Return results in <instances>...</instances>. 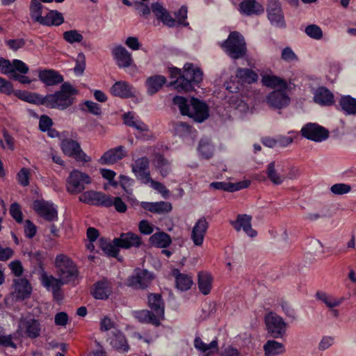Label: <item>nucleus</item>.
<instances>
[{
  "instance_id": "39448f33",
  "label": "nucleus",
  "mask_w": 356,
  "mask_h": 356,
  "mask_svg": "<svg viewBox=\"0 0 356 356\" xmlns=\"http://www.w3.org/2000/svg\"><path fill=\"white\" fill-rule=\"evenodd\" d=\"M92 183V178L86 172L73 170L66 179V191L71 195L81 193Z\"/></svg>"
},
{
  "instance_id": "a878e982",
  "label": "nucleus",
  "mask_w": 356,
  "mask_h": 356,
  "mask_svg": "<svg viewBox=\"0 0 356 356\" xmlns=\"http://www.w3.org/2000/svg\"><path fill=\"white\" fill-rule=\"evenodd\" d=\"M261 83L264 86L270 89H291L289 87L286 80L274 74H262Z\"/></svg>"
},
{
  "instance_id": "864d4df0",
  "label": "nucleus",
  "mask_w": 356,
  "mask_h": 356,
  "mask_svg": "<svg viewBox=\"0 0 356 356\" xmlns=\"http://www.w3.org/2000/svg\"><path fill=\"white\" fill-rule=\"evenodd\" d=\"M43 6L40 0H31L29 6L30 14L33 19L37 22L38 16H42Z\"/></svg>"
},
{
  "instance_id": "9d476101",
  "label": "nucleus",
  "mask_w": 356,
  "mask_h": 356,
  "mask_svg": "<svg viewBox=\"0 0 356 356\" xmlns=\"http://www.w3.org/2000/svg\"><path fill=\"white\" fill-rule=\"evenodd\" d=\"M266 11L268 19L273 26L286 28V24L279 0H268Z\"/></svg>"
},
{
  "instance_id": "412c9836",
  "label": "nucleus",
  "mask_w": 356,
  "mask_h": 356,
  "mask_svg": "<svg viewBox=\"0 0 356 356\" xmlns=\"http://www.w3.org/2000/svg\"><path fill=\"white\" fill-rule=\"evenodd\" d=\"M127 154L125 147L120 145L104 152L99 159V163L102 165H112L124 159Z\"/></svg>"
},
{
  "instance_id": "338daca9",
  "label": "nucleus",
  "mask_w": 356,
  "mask_h": 356,
  "mask_svg": "<svg viewBox=\"0 0 356 356\" xmlns=\"http://www.w3.org/2000/svg\"><path fill=\"white\" fill-rule=\"evenodd\" d=\"M156 165L157 168H160L161 174L163 177L168 175L169 170V163L168 160L162 156H159L156 160Z\"/></svg>"
},
{
  "instance_id": "bf43d9fd",
  "label": "nucleus",
  "mask_w": 356,
  "mask_h": 356,
  "mask_svg": "<svg viewBox=\"0 0 356 356\" xmlns=\"http://www.w3.org/2000/svg\"><path fill=\"white\" fill-rule=\"evenodd\" d=\"M187 7L186 6H181L178 11L175 13V17L177 18L176 26L181 25L184 26H188L189 25L188 22L186 21L187 19Z\"/></svg>"
},
{
  "instance_id": "20e7f679",
  "label": "nucleus",
  "mask_w": 356,
  "mask_h": 356,
  "mask_svg": "<svg viewBox=\"0 0 356 356\" xmlns=\"http://www.w3.org/2000/svg\"><path fill=\"white\" fill-rule=\"evenodd\" d=\"M55 265L58 277L65 284L74 283L79 277V270L72 260L66 255H58Z\"/></svg>"
},
{
  "instance_id": "6ab92c4d",
  "label": "nucleus",
  "mask_w": 356,
  "mask_h": 356,
  "mask_svg": "<svg viewBox=\"0 0 356 356\" xmlns=\"http://www.w3.org/2000/svg\"><path fill=\"white\" fill-rule=\"evenodd\" d=\"M152 275L146 270L137 269L134 274L128 279L129 285L135 288L145 289L147 287L152 280Z\"/></svg>"
},
{
  "instance_id": "f704fd0d",
  "label": "nucleus",
  "mask_w": 356,
  "mask_h": 356,
  "mask_svg": "<svg viewBox=\"0 0 356 356\" xmlns=\"http://www.w3.org/2000/svg\"><path fill=\"white\" fill-rule=\"evenodd\" d=\"M41 282L42 285L49 291H56L60 290V287L63 284H66L63 282V280L59 278H56L53 275H47L43 272L41 275Z\"/></svg>"
},
{
  "instance_id": "aec40b11",
  "label": "nucleus",
  "mask_w": 356,
  "mask_h": 356,
  "mask_svg": "<svg viewBox=\"0 0 356 356\" xmlns=\"http://www.w3.org/2000/svg\"><path fill=\"white\" fill-rule=\"evenodd\" d=\"M113 243L115 245L125 249L138 248L143 244L141 237L132 232L121 234L119 238H114Z\"/></svg>"
},
{
  "instance_id": "79ce46f5",
  "label": "nucleus",
  "mask_w": 356,
  "mask_h": 356,
  "mask_svg": "<svg viewBox=\"0 0 356 356\" xmlns=\"http://www.w3.org/2000/svg\"><path fill=\"white\" fill-rule=\"evenodd\" d=\"M197 277L200 291L204 295L209 294L211 290L212 286L211 275L206 272H200Z\"/></svg>"
},
{
  "instance_id": "a18cd8bd",
  "label": "nucleus",
  "mask_w": 356,
  "mask_h": 356,
  "mask_svg": "<svg viewBox=\"0 0 356 356\" xmlns=\"http://www.w3.org/2000/svg\"><path fill=\"white\" fill-rule=\"evenodd\" d=\"M194 346L196 349L202 353L208 352L210 353L213 351H218V341L216 339H214L209 344H207L204 343L199 337H197L194 340Z\"/></svg>"
},
{
  "instance_id": "09e8293b",
  "label": "nucleus",
  "mask_w": 356,
  "mask_h": 356,
  "mask_svg": "<svg viewBox=\"0 0 356 356\" xmlns=\"http://www.w3.org/2000/svg\"><path fill=\"white\" fill-rule=\"evenodd\" d=\"M316 297L318 300L323 302L327 307L333 308L339 306L341 304V301L334 298L332 296L327 295V293L318 291L316 293Z\"/></svg>"
},
{
  "instance_id": "de8ad7c7",
  "label": "nucleus",
  "mask_w": 356,
  "mask_h": 356,
  "mask_svg": "<svg viewBox=\"0 0 356 356\" xmlns=\"http://www.w3.org/2000/svg\"><path fill=\"white\" fill-rule=\"evenodd\" d=\"M99 245L101 249L108 255L111 257H116L118 254L119 250L118 246L113 242V243L108 242L106 239L100 238L98 241Z\"/></svg>"
},
{
  "instance_id": "c9c22d12",
  "label": "nucleus",
  "mask_w": 356,
  "mask_h": 356,
  "mask_svg": "<svg viewBox=\"0 0 356 356\" xmlns=\"http://www.w3.org/2000/svg\"><path fill=\"white\" fill-rule=\"evenodd\" d=\"M149 241L152 246L159 248H165L172 243L170 235L163 232H159L152 234L149 237Z\"/></svg>"
},
{
  "instance_id": "f8f14e48",
  "label": "nucleus",
  "mask_w": 356,
  "mask_h": 356,
  "mask_svg": "<svg viewBox=\"0 0 356 356\" xmlns=\"http://www.w3.org/2000/svg\"><path fill=\"white\" fill-rule=\"evenodd\" d=\"M18 331L31 339H36L40 335L41 325L35 318H21L19 321Z\"/></svg>"
},
{
  "instance_id": "0e129e2a",
  "label": "nucleus",
  "mask_w": 356,
  "mask_h": 356,
  "mask_svg": "<svg viewBox=\"0 0 356 356\" xmlns=\"http://www.w3.org/2000/svg\"><path fill=\"white\" fill-rule=\"evenodd\" d=\"M26 74H21L17 70H14V72L10 75L9 79L13 81H18L22 84L31 83L33 80L31 79L29 76H26Z\"/></svg>"
},
{
  "instance_id": "6e6d98bb",
  "label": "nucleus",
  "mask_w": 356,
  "mask_h": 356,
  "mask_svg": "<svg viewBox=\"0 0 356 356\" xmlns=\"http://www.w3.org/2000/svg\"><path fill=\"white\" fill-rule=\"evenodd\" d=\"M305 33L310 38L315 40H320L323 37L321 29L316 24H309L305 28Z\"/></svg>"
},
{
  "instance_id": "bb28decb",
  "label": "nucleus",
  "mask_w": 356,
  "mask_h": 356,
  "mask_svg": "<svg viewBox=\"0 0 356 356\" xmlns=\"http://www.w3.org/2000/svg\"><path fill=\"white\" fill-rule=\"evenodd\" d=\"M14 290L13 295L17 299L24 300L29 297L31 293V286L26 279L17 278L14 280Z\"/></svg>"
},
{
  "instance_id": "052dcab7",
  "label": "nucleus",
  "mask_w": 356,
  "mask_h": 356,
  "mask_svg": "<svg viewBox=\"0 0 356 356\" xmlns=\"http://www.w3.org/2000/svg\"><path fill=\"white\" fill-rule=\"evenodd\" d=\"M351 191V186L346 184H336L331 186L330 191L334 195H344Z\"/></svg>"
},
{
  "instance_id": "f257e3e1",
  "label": "nucleus",
  "mask_w": 356,
  "mask_h": 356,
  "mask_svg": "<svg viewBox=\"0 0 356 356\" xmlns=\"http://www.w3.org/2000/svg\"><path fill=\"white\" fill-rule=\"evenodd\" d=\"M170 81L167 84L165 76L155 74L149 76L145 85L147 89H161L164 85L168 87H174L173 89H195L200 88L203 80L202 70L195 67L193 63H187L184 65L183 71L177 67L168 68Z\"/></svg>"
},
{
  "instance_id": "ea45409f",
  "label": "nucleus",
  "mask_w": 356,
  "mask_h": 356,
  "mask_svg": "<svg viewBox=\"0 0 356 356\" xmlns=\"http://www.w3.org/2000/svg\"><path fill=\"white\" fill-rule=\"evenodd\" d=\"M122 119L127 126L134 127L140 132L149 131L148 126L141 120L135 119L134 114L131 112L123 114Z\"/></svg>"
},
{
  "instance_id": "0eeeda50",
  "label": "nucleus",
  "mask_w": 356,
  "mask_h": 356,
  "mask_svg": "<svg viewBox=\"0 0 356 356\" xmlns=\"http://www.w3.org/2000/svg\"><path fill=\"white\" fill-rule=\"evenodd\" d=\"M286 163L283 161H273L266 165L268 179L275 185H280L285 181Z\"/></svg>"
},
{
  "instance_id": "5fc2aeb1",
  "label": "nucleus",
  "mask_w": 356,
  "mask_h": 356,
  "mask_svg": "<svg viewBox=\"0 0 356 356\" xmlns=\"http://www.w3.org/2000/svg\"><path fill=\"white\" fill-rule=\"evenodd\" d=\"M26 43V40L24 38L9 39L5 41L7 47L13 51H17L24 48Z\"/></svg>"
},
{
  "instance_id": "e433bc0d",
  "label": "nucleus",
  "mask_w": 356,
  "mask_h": 356,
  "mask_svg": "<svg viewBox=\"0 0 356 356\" xmlns=\"http://www.w3.org/2000/svg\"><path fill=\"white\" fill-rule=\"evenodd\" d=\"M236 76L242 83L251 84L258 80V74L256 72L250 68L238 67L236 71Z\"/></svg>"
},
{
  "instance_id": "c85d7f7f",
  "label": "nucleus",
  "mask_w": 356,
  "mask_h": 356,
  "mask_svg": "<svg viewBox=\"0 0 356 356\" xmlns=\"http://www.w3.org/2000/svg\"><path fill=\"white\" fill-rule=\"evenodd\" d=\"M250 184L248 180H243L237 183H230L224 181H216L210 184V187L216 189L222 190L227 192H234L243 188H248Z\"/></svg>"
},
{
  "instance_id": "9b49d317",
  "label": "nucleus",
  "mask_w": 356,
  "mask_h": 356,
  "mask_svg": "<svg viewBox=\"0 0 356 356\" xmlns=\"http://www.w3.org/2000/svg\"><path fill=\"white\" fill-rule=\"evenodd\" d=\"M302 136L314 142H322L329 137V131L316 123H308L301 129Z\"/></svg>"
},
{
  "instance_id": "473e14b6",
  "label": "nucleus",
  "mask_w": 356,
  "mask_h": 356,
  "mask_svg": "<svg viewBox=\"0 0 356 356\" xmlns=\"http://www.w3.org/2000/svg\"><path fill=\"white\" fill-rule=\"evenodd\" d=\"M142 206L145 210L160 214L169 213L172 209L171 203L163 201L157 202H143Z\"/></svg>"
},
{
  "instance_id": "49530a36",
  "label": "nucleus",
  "mask_w": 356,
  "mask_h": 356,
  "mask_svg": "<svg viewBox=\"0 0 356 356\" xmlns=\"http://www.w3.org/2000/svg\"><path fill=\"white\" fill-rule=\"evenodd\" d=\"M173 104L177 106L183 115H188L191 109V99H188L184 97L175 96L172 99Z\"/></svg>"
},
{
  "instance_id": "7c9ffc66",
  "label": "nucleus",
  "mask_w": 356,
  "mask_h": 356,
  "mask_svg": "<svg viewBox=\"0 0 356 356\" xmlns=\"http://www.w3.org/2000/svg\"><path fill=\"white\" fill-rule=\"evenodd\" d=\"M239 9L241 13L248 16L260 15L264 10L263 6L255 0L242 1L239 4Z\"/></svg>"
},
{
  "instance_id": "1a4fd4ad",
  "label": "nucleus",
  "mask_w": 356,
  "mask_h": 356,
  "mask_svg": "<svg viewBox=\"0 0 356 356\" xmlns=\"http://www.w3.org/2000/svg\"><path fill=\"white\" fill-rule=\"evenodd\" d=\"M149 166V160L147 156H142L134 160L131 165L132 172L142 184H148L151 181Z\"/></svg>"
},
{
  "instance_id": "37998d69",
  "label": "nucleus",
  "mask_w": 356,
  "mask_h": 356,
  "mask_svg": "<svg viewBox=\"0 0 356 356\" xmlns=\"http://www.w3.org/2000/svg\"><path fill=\"white\" fill-rule=\"evenodd\" d=\"M176 278V285L178 289L184 291L188 290L193 282L191 276L184 273H179L177 270L173 271Z\"/></svg>"
},
{
  "instance_id": "72a5a7b5",
  "label": "nucleus",
  "mask_w": 356,
  "mask_h": 356,
  "mask_svg": "<svg viewBox=\"0 0 356 356\" xmlns=\"http://www.w3.org/2000/svg\"><path fill=\"white\" fill-rule=\"evenodd\" d=\"M264 356H278L286 352L283 343L275 340H268L264 345Z\"/></svg>"
},
{
  "instance_id": "b1692460",
  "label": "nucleus",
  "mask_w": 356,
  "mask_h": 356,
  "mask_svg": "<svg viewBox=\"0 0 356 356\" xmlns=\"http://www.w3.org/2000/svg\"><path fill=\"white\" fill-rule=\"evenodd\" d=\"M151 10L156 19L161 21L163 25L170 28L176 26V19L170 15L162 4L159 2L152 3Z\"/></svg>"
},
{
  "instance_id": "2f4dec72",
  "label": "nucleus",
  "mask_w": 356,
  "mask_h": 356,
  "mask_svg": "<svg viewBox=\"0 0 356 356\" xmlns=\"http://www.w3.org/2000/svg\"><path fill=\"white\" fill-rule=\"evenodd\" d=\"M148 306L162 319L164 316L165 305L161 296L159 293H150L148 296Z\"/></svg>"
},
{
  "instance_id": "58836bf2",
  "label": "nucleus",
  "mask_w": 356,
  "mask_h": 356,
  "mask_svg": "<svg viewBox=\"0 0 356 356\" xmlns=\"http://www.w3.org/2000/svg\"><path fill=\"white\" fill-rule=\"evenodd\" d=\"M110 344L119 352L124 353L129 350V345L124 334L118 331L113 332L110 338Z\"/></svg>"
},
{
  "instance_id": "c756f323",
  "label": "nucleus",
  "mask_w": 356,
  "mask_h": 356,
  "mask_svg": "<svg viewBox=\"0 0 356 356\" xmlns=\"http://www.w3.org/2000/svg\"><path fill=\"white\" fill-rule=\"evenodd\" d=\"M91 293L96 299H107L111 293V283L106 279L102 280L94 284Z\"/></svg>"
},
{
  "instance_id": "6e6552de",
  "label": "nucleus",
  "mask_w": 356,
  "mask_h": 356,
  "mask_svg": "<svg viewBox=\"0 0 356 356\" xmlns=\"http://www.w3.org/2000/svg\"><path fill=\"white\" fill-rule=\"evenodd\" d=\"M60 146L65 154L74 158L76 161L87 163L91 161V158L81 149L80 145L74 140H63Z\"/></svg>"
},
{
  "instance_id": "393cba45",
  "label": "nucleus",
  "mask_w": 356,
  "mask_h": 356,
  "mask_svg": "<svg viewBox=\"0 0 356 356\" xmlns=\"http://www.w3.org/2000/svg\"><path fill=\"white\" fill-rule=\"evenodd\" d=\"M252 217L247 214H238L236 220L232 221L231 224L236 231L239 232L241 229L248 235L253 238L257 236V232L254 230L251 225Z\"/></svg>"
},
{
  "instance_id": "f03ea898",
  "label": "nucleus",
  "mask_w": 356,
  "mask_h": 356,
  "mask_svg": "<svg viewBox=\"0 0 356 356\" xmlns=\"http://www.w3.org/2000/svg\"><path fill=\"white\" fill-rule=\"evenodd\" d=\"M7 95H13L19 99L29 103L35 104H44L52 108L65 109L73 102L72 95L76 94L77 90H58L54 94L43 97L30 90H1Z\"/></svg>"
},
{
  "instance_id": "69168bd1",
  "label": "nucleus",
  "mask_w": 356,
  "mask_h": 356,
  "mask_svg": "<svg viewBox=\"0 0 356 356\" xmlns=\"http://www.w3.org/2000/svg\"><path fill=\"white\" fill-rule=\"evenodd\" d=\"M10 214L16 220V222L21 223L22 222V212L21 211L20 205L18 203H13L10 207Z\"/></svg>"
},
{
  "instance_id": "dca6fc26",
  "label": "nucleus",
  "mask_w": 356,
  "mask_h": 356,
  "mask_svg": "<svg viewBox=\"0 0 356 356\" xmlns=\"http://www.w3.org/2000/svg\"><path fill=\"white\" fill-rule=\"evenodd\" d=\"M209 109L207 105L198 99L191 98V109L188 117L197 122H202L209 118Z\"/></svg>"
},
{
  "instance_id": "7ed1b4c3",
  "label": "nucleus",
  "mask_w": 356,
  "mask_h": 356,
  "mask_svg": "<svg viewBox=\"0 0 356 356\" xmlns=\"http://www.w3.org/2000/svg\"><path fill=\"white\" fill-rule=\"evenodd\" d=\"M220 46L233 60L243 58L248 52L245 38L238 31H231L227 38L222 41Z\"/></svg>"
},
{
  "instance_id": "4d7b16f0",
  "label": "nucleus",
  "mask_w": 356,
  "mask_h": 356,
  "mask_svg": "<svg viewBox=\"0 0 356 356\" xmlns=\"http://www.w3.org/2000/svg\"><path fill=\"white\" fill-rule=\"evenodd\" d=\"M227 102L234 107L241 106L243 101L240 99L239 94L237 91L227 90L225 95Z\"/></svg>"
},
{
  "instance_id": "3c124183",
  "label": "nucleus",
  "mask_w": 356,
  "mask_h": 356,
  "mask_svg": "<svg viewBox=\"0 0 356 356\" xmlns=\"http://www.w3.org/2000/svg\"><path fill=\"white\" fill-rule=\"evenodd\" d=\"M63 39L70 44L81 42L83 37L78 30L73 29L66 31L63 33Z\"/></svg>"
},
{
  "instance_id": "2eb2a0df",
  "label": "nucleus",
  "mask_w": 356,
  "mask_h": 356,
  "mask_svg": "<svg viewBox=\"0 0 356 356\" xmlns=\"http://www.w3.org/2000/svg\"><path fill=\"white\" fill-rule=\"evenodd\" d=\"M79 200L83 203L90 205L104 207L110 204L108 195L92 190L83 191L79 197Z\"/></svg>"
},
{
  "instance_id": "f3484780",
  "label": "nucleus",
  "mask_w": 356,
  "mask_h": 356,
  "mask_svg": "<svg viewBox=\"0 0 356 356\" xmlns=\"http://www.w3.org/2000/svg\"><path fill=\"white\" fill-rule=\"evenodd\" d=\"M290 101V97L286 90H273L266 97L268 105L276 109H281L287 106Z\"/></svg>"
},
{
  "instance_id": "e2e57ef3",
  "label": "nucleus",
  "mask_w": 356,
  "mask_h": 356,
  "mask_svg": "<svg viewBox=\"0 0 356 356\" xmlns=\"http://www.w3.org/2000/svg\"><path fill=\"white\" fill-rule=\"evenodd\" d=\"M30 170L28 168H23L17 175V179L19 184L22 186H27L29 184Z\"/></svg>"
},
{
  "instance_id": "4c0bfd02",
  "label": "nucleus",
  "mask_w": 356,
  "mask_h": 356,
  "mask_svg": "<svg viewBox=\"0 0 356 356\" xmlns=\"http://www.w3.org/2000/svg\"><path fill=\"white\" fill-rule=\"evenodd\" d=\"M315 103L321 106H331L335 102L334 96L330 90H316L314 96Z\"/></svg>"
},
{
  "instance_id": "cd10ccee",
  "label": "nucleus",
  "mask_w": 356,
  "mask_h": 356,
  "mask_svg": "<svg viewBox=\"0 0 356 356\" xmlns=\"http://www.w3.org/2000/svg\"><path fill=\"white\" fill-rule=\"evenodd\" d=\"M37 22L44 26H58L64 22L63 14L56 10H49L45 16H38Z\"/></svg>"
},
{
  "instance_id": "4be33fe9",
  "label": "nucleus",
  "mask_w": 356,
  "mask_h": 356,
  "mask_svg": "<svg viewBox=\"0 0 356 356\" xmlns=\"http://www.w3.org/2000/svg\"><path fill=\"white\" fill-rule=\"evenodd\" d=\"M208 227L209 223L204 217L200 218L195 222L191 234V239L195 246H201L203 244Z\"/></svg>"
},
{
  "instance_id": "774afa93",
  "label": "nucleus",
  "mask_w": 356,
  "mask_h": 356,
  "mask_svg": "<svg viewBox=\"0 0 356 356\" xmlns=\"http://www.w3.org/2000/svg\"><path fill=\"white\" fill-rule=\"evenodd\" d=\"M175 130L177 134L183 136L191 132V127L186 122L179 121L175 123Z\"/></svg>"
},
{
  "instance_id": "ddd939ff",
  "label": "nucleus",
  "mask_w": 356,
  "mask_h": 356,
  "mask_svg": "<svg viewBox=\"0 0 356 356\" xmlns=\"http://www.w3.org/2000/svg\"><path fill=\"white\" fill-rule=\"evenodd\" d=\"M111 54L119 68H136L131 54L129 53L123 46H115L113 48Z\"/></svg>"
},
{
  "instance_id": "a211bd4d",
  "label": "nucleus",
  "mask_w": 356,
  "mask_h": 356,
  "mask_svg": "<svg viewBox=\"0 0 356 356\" xmlns=\"http://www.w3.org/2000/svg\"><path fill=\"white\" fill-rule=\"evenodd\" d=\"M33 209L41 217L48 221L57 219V211L53 204L44 200H35L33 202Z\"/></svg>"
},
{
  "instance_id": "a19ab883",
  "label": "nucleus",
  "mask_w": 356,
  "mask_h": 356,
  "mask_svg": "<svg viewBox=\"0 0 356 356\" xmlns=\"http://www.w3.org/2000/svg\"><path fill=\"white\" fill-rule=\"evenodd\" d=\"M136 316L140 322L151 323L156 326L160 325V321L162 319L154 312L147 309L136 312Z\"/></svg>"
},
{
  "instance_id": "8fccbe9b",
  "label": "nucleus",
  "mask_w": 356,
  "mask_h": 356,
  "mask_svg": "<svg viewBox=\"0 0 356 356\" xmlns=\"http://www.w3.org/2000/svg\"><path fill=\"white\" fill-rule=\"evenodd\" d=\"M199 152L206 159H209L213 154V146L210 140L203 138L199 143Z\"/></svg>"
},
{
  "instance_id": "680f3d73",
  "label": "nucleus",
  "mask_w": 356,
  "mask_h": 356,
  "mask_svg": "<svg viewBox=\"0 0 356 356\" xmlns=\"http://www.w3.org/2000/svg\"><path fill=\"white\" fill-rule=\"evenodd\" d=\"M120 185L124 189L125 193L128 195H131L133 192V189L131 187L134 183V179L125 175H120Z\"/></svg>"
},
{
  "instance_id": "13d9d810",
  "label": "nucleus",
  "mask_w": 356,
  "mask_h": 356,
  "mask_svg": "<svg viewBox=\"0 0 356 356\" xmlns=\"http://www.w3.org/2000/svg\"><path fill=\"white\" fill-rule=\"evenodd\" d=\"M108 197L110 204L108 206H105L106 207L114 206L116 211L120 213H124L127 211V205L120 197L113 198L112 196L108 195Z\"/></svg>"
},
{
  "instance_id": "603ef678",
  "label": "nucleus",
  "mask_w": 356,
  "mask_h": 356,
  "mask_svg": "<svg viewBox=\"0 0 356 356\" xmlns=\"http://www.w3.org/2000/svg\"><path fill=\"white\" fill-rule=\"evenodd\" d=\"M80 108L95 115H100L102 113L101 106L98 104L90 100L86 101L81 104Z\"/></svg>"
},
{
  "instance_id": "4468645a",
  "label": "nucleus",
  "mask_w": 356,
  "mask_h": 356,
  "mask_svg": "<svg viewBox=\"0 0 356 356\" xmlns=\"http://www.w3.org/2000/svg\"><path fill=\"white\" fill-rule=\"evenodd\" d=\"M17 70L21 74H27L29 70V66L22 60L13 59L12 61L3 57H0V73L10 75L14 70Z\"/></svg>"
},
{
  "instance_id": "c03bdc74",
  "label": "nucleus",
  "mask_w": 356,
  "mask_h": 356,
  "mask_svg": "<svg viewBox=\"0 0 356 356\" xmlns=\"http://www.w3.org/2000/svg\"><path fill=\"white\" fill-rule=\"evenodd\" d=\"M339 105L346 115H356V99L349 95L343 96Z\"/></svg>"
},
{
  "instance_id": "423d86ee",
  "label": "nucleus",
  "mask_w": 356,
  "mask_h": 356,
  "mask_svg": "<svg viewBox=\"0 0 356 356\" xmlns=\"http://www.w3.org/2000/svg\"><path fill=\"white\" fill-rule=\"evenodd\" d=\"M265 324L268 333L273 338H282L286 333V323L283 318L274 312L265 316Z\"/></svg>"
},
{
  "instance_id": "5701e85b",
  "label": "nucleus",
  "mask_w": 356,
  "mask_h": 356,
  "mask_svg": "<svg viewBox=\"0 0 356 356\" xmlns=\"http://www.w3.org/2000/svg\"><path fill=\"white\" fill-rule=\"evenodd\" d=\"M38 78L45 86H57L64 81L63 76L53 69H44L38 71Z\"/></svg>"
}]
</instances>
